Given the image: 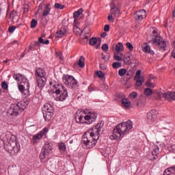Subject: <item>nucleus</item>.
Returning <instances> with one entry per match:
<instances>
[{"instance_id":"obj_26","label":"nucleus","mask_w":175,"mask_h":175,"mask_svg":"<svg viewBox=\"0 0 175 175\" xmlns=\"http://www.w3.org/2000/svg\"><path fill=\"white\" fill-rule=\"evenodd\" d=\"M116 50L117 53H121V51H124V45H122V43L118 42L116 46Z\"/></svg>"},{"instance_id":"obj_25","label":"nucleus","mask_w":175,"mask_h":175,"mask_svg":"<svg viewBox=\"0 0 175 175\" xmlns=\"http://www.w3.org/2000/svg\"><path fill=\"white\" fill-rule=\"evenodd\" d=\"M122 105L124 107H129L131 106V100H128V98H123L122 100Z\"/></svg>"},{"instance_id":"obj_56","label":"nucleus","mask_w":175,"mask_h":175,"mask_svg":"<svg viewBox=\"0 0 175 175\" xmlns=\"http://www.w3.org/2000/svg\"><path fill=\"white\" fill-rule=\"evenodd\" d=\"M175 100V93L171 92V97H170V100Z\"/></svg>"},{"instance_id":"obj_9","label":"nucleus","mask_w":175,"mask_h":175,"mask_svg":"<svg viewBox=\"0 0 175 175\" xmlns=\"http://www.w3.org/2000/svg\"><path fill=\"white\" fill-rule=\"evenodd\" d=\"M153 44H154L155 46H157L158 49L161 51H165L166 50V42L158 35L154 37Z\"/></svg>"},{"instance_id":"obj_58","label":"nucleus","mask_w":175,"mask_h":175,"mask_svg":"<svg viewBox=\"0 0 175 175\" xmlns=\"http://www.w3.org/2000/svg\"><path fill=\"white\" fill-rule=\"evenodd\" d=\"M57 83H53V82H49V85L51 88H53V91H54V85H55Z\"/></svg>"},{"instance_id":"obj_7","label":"nucleus","mask_w":175,"mask_h":175,"mask_svg":"<svg viewBox=\"0 0 175 175\" xmlns=\"http://www.w3.org/2000/svg\"><path fill=\"white\" fill-rule=\"evenodd\" d=\"M44 118L45 121L48 122L51 120L54 116V107L50 103H46L44 105V109L42 111Z\"/></svg>"},{"instance_id":"obj_22","label":"nucleus","mask_w":175,"mask_h":175,"mask_svg":"<svg viewBox=\"0 0 175 175\" xmlns=\"http://www.w3.org/2000/svg\"><path fill=\"white\" fill-rule=\"evenodd\" d=\"M72 77H73V76H70V75H64V77L62 78L63 82L64 83V84L66 85H68V84L70 83Z\"/></svg>"},{"instance_id":"obj_23","label":"nucleus","mask_w":175,"mask_h":175,"mask_svg":"<svg viewBox=\"0 0 175 175\" xmlns=\"http://www.w3.org/2000/svg\"><path fill=\"white\" fill-rule=\"evenodd\" d=\"M51 10V8L50 3L46 4L45 10L42 13L43 16L46 17V16H49V14H50Z\"/></svg>"},{"instance_id":"obj_27","label":"nucleus","mask_w":175,"mask_h":175,"mask_svg":"<svg viewBox=\"0 0 175 175\" xmlns=\"http://www.w3.org/2000/svg\"><path fill=\"white\" fill-rule=\"evenodd\" d=\"M49 155L50 153H47V152H45L42 149L41 153L40 154V159H46V158H47V157H49Z\"/></svg>"},{"instance_id":"obj_40","label":"nucleus","mask_w":175,"mask_h":175,"mask_svg":"<svg viewBox=\"0 0 175 175\" xmlns=\"http://www.w3.org/2000/svg\"><path fill=\"white\" fill-rule=\"evenodd\" d=\"M144 94L147 96H151V95H152V90H151L150 88H146L144 91Z\"/></svg>"},{"instance_id":"obj_6","label":"nucleus","mask_w":175,"mask_h":175,"mask_svg":"<svg viewBox=\"0 0 175 175\" xmlns=\"http://www.w3.org/2000/svg\"><path fill=\"white\" fill-rule=\"evenodd\" d=\"M46 70L42 68L36 69V79L38 88H43L46 85Z\"/></svg>"},{"instance_id":"obj_63","label":"nucleus","mask_w":175,"mask_h":175,"mask_svg":"<svg viewBox=\"0 0 175 175\" xmlns=\"http://www.w3.org/2000/svg\"><path fill=\"white\" fill-rule=\"evenodd\" d=\"M59 59H61L62 61H64V56H62V54H60V55H59Z\"/></svg>"},{"instance_id":"obj_8","label":"nucleus","mask_w":175,"mask_h":175,"mask_svg":"<svg viewBox=\"0 0 175 175\" xmlns=\"http://www.w3.org/2000/svg\"><path fill=\"white\" fill-rule=\"evenodd\" d=\"M102 126H103L102 122L98 123L94 127L92 128V129L89 130L85 133H89L90 136L97 139V140H99V136L100 135V131H102Z\"/></svg>"},{"instance_id":"obj_53","label":"nucleus","mask_w":175,"mask_h":175,"mask_svg":"<svg viewBox=\"0 0 175 175\" xmlns=\"http://www.w3.org/2000/svg\"><path fill=\"white\" fill-rule=\"evenodd\" d=\"M100 68L102 70H106V69H107V66H106V65H105L103 64H100Z\"/></svg>"},{"instance_id":"obj_18","label":"nucleus","mask_w":175,"mask_h":175,"mask_svg":"<svg viewBox=\"0 0 175 175\" xmlns=\"http://www.w3.org/2000/svg\"><path fill=\"white\" fill-rule=\"evenodd\" d=\"M110 12L111 14H112L115 17H120V9L118 8V7H117V5H113L111 8Z\"/></svg>"},{"instance_id":"obj_61","label":"nucleus","mask_w":175,"mask_h":175,"mask_svg":"<svg viewBox=\"0 0 175 175\" xmlns=\"http://www.w3.org/2000/svg\"><path fill=\"white\" fill-rule=\"evenodd\" d=\"M107 35V33L106 32H104V33H101L100 36L102 38H106Z\"/></svg>"},{"instance_id":"obj_10","label":"nucleus","mask_w":175,"mask_h":175,"mask_svg":"<svg viewBox=\"0 0 175 175\" xmlns=\"http://www.w3.org/2000/svg\"><path fill=\"white\" fill-rule=\"evenodd\" d=\"M49 132V129L47 127H44L43 130H42L37 135H33L32 142L34 144H38V142L43 138V136L46 135Z\"/></svg>"},{"instance_id":"obj_30","label":"nucleus","mask_w":175,"mask_h":175,"mask_svg":"<svg viewBox=\"0 0 175 175\" xmlns=\"http://www.w3.org/2000/svg\"><path fill=\"white\" fill-rule=\"evenodd\" d=\"M74 28H73V31L75 32V33H76L77 35V33H80V28L79 27H77V23L76 21V20L74 21Z\"/></svg>"},{"instance_id":"obj_64","label":"nucleus","mask_w":175,"mask_h":175,"mask_svg":"<svg viewBox=\"0 0 175 175\" xmlns=\"http://www.w3.org/2000/svg\"><path fill=\"white\" fill-rule=\"evenodd\" d=\"M126 75L129 77V79H131V77H132V75H131L129 72H126Z\"/></svg>"},{"instance_id":"obj_42","label":"nucleus","mask_w":175,"mask_h":175,"mask_svg":"<svg viewBox=\"0 0 175 175\" xmlns=\"http://www.w3.org/2000/svg\"><path fill=\"white\" fill-rule=\"evenodd\" d=\"M36 25H38V21L36 19H32L31 22V28H36Z\"/></svg>"},{"instance_id":"obj_54","label":"nucleus","mask_w":175,"mask_h":175,"mask_svg":"<svg viewBox=\"0 0 175 175\" xmlns=\"http://www.w3.org/2000/svg\"><path fill=\"white\" fill-rule=\"evenodd\" d=\"M104 31H105V32H109V31H110V25H106L104 27Z\"/></svg>"},{"instance_id":"obj_24","label":"nucleus","mask_w":175,"mask_h":175,"mask_svg":"<svg viewBox=\"0 0 175 175\" xmlns=\"http://www.w3.org/2000/svg\"><path fill=\"white\" fill-rule=\"evenodd\" d=\"M83 8H81L79 10L74 12L73 16L75 21L76 20H77V18H79V17H80L81 14H83Z\"/></svg>"},{"instance_id":"obj_33","label":"nucleus","mask_w":175,"mask_h":175,"mask_svg":"<svg viewBox=\"0 0 175 175\" xmlns=\"http://www.w3.org/2000/svg\"><path fill=\"white\" fill-rule=\"evenodd\" d=\"M75 120H76V122H78V123H79V124H87L86 122H85V121H83V116H77L76 117H75Z\"/></svg>"},{"instance_id":"obj_20","label":"nucleus","mask_w":175,"mask_h":175,"mask_svg":"<svg viewBox=\"0 0 175 175\" xmlns=\"http://www.w3.org/2000/svg\"><path fill=\"white\" fill-rule=\"evenodd\" d=\"M78 84L79 82H77V80H76V79H75V77H72V78H71V81H70V83L68 85V87L72 89L77 88L79 87Z\"/></svg>"},{"instance_id":"obj_3","label":"nucleus","mask_w":175,"mask_h":175,"mask_svg":"<svg viewBox=\"0 0 175 175\" xmlns=\"http://www.w3.org/2000/svg\"><path fill=\"white\" fill-rule=\"evenodd\" d=\"M53 94H56L57 96V100L60 102H64L66 98H68V90L62 85V84L56 83L53 85Z\"/></svg>"},{"instance_id":"obj_51","label":"nucleus","mask_w":175,"mask_h":175,"mask_svg":"<svg viewBox=\"0 0 175 175\" xmlns=\"http://www.w3.org/2000/svg\"><path fill=\"white\" fill-rule=\"evenodd\" d=\"M15 30H16V27H14V26H10L8 28V32H10V33L14 32Z\"/></svg>"},{"instance_id":"obj_1","label":"nucleus","mask_w":175,"mask_h":175,"mask_svg":"<svg viewBox=\"0 0 175 175\" xmlns=\"http://www.w3.org/2000/svg\"><path fill=\"white\" fill-rule=\"evenodd\" d=\"M133 128L132 121L127 120L116 125L113 131V135L109 136L110 140H118L121 137H124L125 135H128Z\"/></svg>"},{"instance_id":"obj_45","label":"nucleus","mask_w":175,"mask_h":175,"mask_svg":"<svg viewBox=\"0 0 175 175\" xmlns=\"http://www.w3.org/2000/svg\"><path fill=\"white\" fill-rule=\"evenodd\" d=\"M55 9L62 10L65 8V5H64L61 3H55Z\"/></svg>"},{"instance_id":"obj_13","label":"nucleus","mask_w":175,"mask_h":175,"mask_svg":"<svg viewBox=\"0 0 175 175\" xmlns=\"http://www.w3.org/2000/svg\"><path fill=\"white\" fill-rule=\"evenodd\" d=\"M26 88H29V81L27 78H22L21 84L18 85V90L22 94Z\"/></svg>"},{"instance_id":"obj_36","label":"nucleus","mask_w":175,"mask_h":175,"mask_svg":"<svg viewBox=\"0 0 175 175\" xmlns=\"http://www.w3.org/2000/svg\"><path fill=\"white\" fill-rule=\"evenodd\" d=\"M163 98H165V99L166 100H170V97H171V92H165L163 94Z\"/></svg>"},{"instance_id":"obj_39","label":"nucleus","mask_w":175,"mask_h":175,"mask_svg":"<svg viewBox=\"0 0 175 175\" xmlns=\"http://www.w3.org/2000/svg\"><path fill=\"white\" fill-rule=\"evenodd\" d=\"M22 94L23 95V96H25V98H27V96H29V88H26V89L23 90Z\"/></svg>"},{"instance_id":"obj_5","label":"nucleus","mask_w":175,"mask_h":175,"mask_svg":"<svg viewBox=\"0 0 175 175\" xmlns=\"http://www.w3.org/2000/svg\"><path fill=\"white\" fill-rule=\"evenodd\" d=\"M81 143L85 148H94V146H96V144L98 143V139L90 135V133H85L82 136Z\"/></svg>"},{"instance_id":"obj_43","label":"nucleus","mask_w":175,"mask_h":175,"mask_svg":"<svg viewBox=\"0 0 175 175\" xmlns=\"http://www.w3.org/2000/svg\"><path fill=\"white\" fill-rule=\"evenodd\" d=\"M59 150H60V151H65L66 150V146L64 143H61L59 144Z\"/></svg>"},{"instance_id":"obj_38","label":"nucleus","mask_w":175,"mask_h":175,"mask_svg":"<svg viewBox=\"0 0 175 175\" xmlns=\"http://www.w3.org/2000/svg\"><path fill=\"white\" fill-rule=\"evenodd\" d=\"M98 42V40L96 39V38H92L90 41L89 43L90 44V46H95V44H96Z\"/></svg>"},{"instance_id":"obj_11","label":"nucleus","mask_w":175,"mask_h":175,"mask_svg":"<svg viewBox=\"0 0 175 175\" xmlns=\"http://www.w3.org/2000/svg\"><path fill=\"white\" fill-rule=\"evenodd\" d=\"M147 17V12L144 10H140L137 11L134 14V18L135 21L138 23L142 21L143 18H146Z\"/></svg>"},{"instance_id":"obj_57","label":"nucleus","mask_w":175,"mask_h":175,"mask_svg":"<svg viewBox=\"0 0 175 175\" xmlns=\"http://www.w3.org/2000/svg\"><path fill=\"white\" fill-rule=\"evenodd\" d=\"M34 45L35 47H40V43L39 42V41H35L34 44H33Z\"/></svg>"},{"instance_id":"obj_31","label":"nucleus","mask_w":175,"mask_h":175,"mask_svg":"<svg viewBox=\"0 0 175 175\" xmlns=\"http://www.w3.org/2000/svg\"><path fill=\"white\" fill-rule=\"evenodd\" d=\"M84 57L83 56H81L79 57V62H78V65L80 66V68H84L85 66V64L84 63Z\"/></svg>"},{"instance_id":"obj_44","label":"nucleus","mask_w":175,"mask_h":175,"mask_svg":"<svg viewBox=\"0 0 175 175\" xmlns=\"http://www.w3.org/2000/svg\"><path fill=\"white\" fill-rule=\"evenodd\" d=\"M130 99H136L137 98V92H133L129 94Z\"/></svg>"},{"instance_id":"obj_35","label":"nucleus","mask_w":175,"mask_h":175,"mask_svg":"<svg viewBox=\"0 0 175 175\" xmlns=\"http://www.w3.org/2000/svg\"><path fill=\"white\" fill-rule=\"evenodd\" d=\"M126 69L125 68H121L118 70V75L120 76V77H123V76H125L126 75Z\"/></svg>"},{"instance_id":"obj_29","label":"nucleus","mask_w":175,"mask_h":175,"mask_svg":"<svg viewBox=\"0 0 175 175\" xmlns=\"http://www.w3.org/2000/svg\"><path fill=\"white\" fill-rule=\"evenodd\" d=\"M146 87H150L151 88H154L157 84L152 83V79H148L146 82Z\"/></svg>"},{"instance_id":"obj_41","label":"nucleus","mask_w":175,"mask_h":175,"mask_svg":"<svg viewBox=\"0 0 175 175\" xmlns=\"http://www.w3.org/2000/svg\"><path fill=\"white\" fill-rule=\"evenodd\" d=\"M1 88H3L4 90V91H6V90H8L9 88V85H8L6 81L1 82Z\"/></svg>"},{"instance_id":"obj_28","label":"nucleus","mask_w":175,"mask_h":175,"mask_svg":"<svg viewBox=\"0 0 175 175\" xmlns=\"http://www.w3.org/2000/svg\"><path fill=\"white\" fill-rule=\"evenodd\" d=\"M144 83V77H139L136 81L135 85L137 87H140Z\"/></svg>"},{"instance_id":"obj_34","label":"nucleus","mask_w":175,"mask_h":175,"mask_svg":"<svg viewBox=\"0 0 175 175\" xmlns=\"http://www.w3.org/2000/svg\"><path fill=\"white\" fill-rule=\"evenodd\" d=\"M123 61L124 64H129L131 61V55H129V53L124 55Z\"/></svg>"},{"instance_id":"obj_60","label":"nucleus","mask_w":175,"mask_h":175,"mask_svg":"<svg viewBox=\"0 0 175 175\" xmlns=\"http://www.w3.org/2000/svg\"><path fill=\"white\" fill-rule=\"evenodd\" d=\"M140 75H142V70H138L136 72V76H140Z\"/></svg>"},{"instance_id":"obj_17","label":"nucleus","mask_w":175,"mask_h":175,"mask_svg":"<svg viewBox=\"0 0 175 175\" xmlns=\"http://www.w3.org/2000/svg\"><path fill=\"white\" fill-rule=\"evenodd\" d=\"M142 50L144 53H147L148 54H151V55H154V51L151 50L150 46H148V43H144L142 44Z\"/></svg>"},{"instance_id":"obj_15","label":"nucleus","mask_w":175,"mask_h":175,"mask_svg":"<svg viewBox=\"0 0 175 175\" xmlns=\"http://www.w3.org/2000/svg\"><path fill=\"white\" fill-rule=\"evenodd\" d=\"M151 153L153 157L152 161H157L158 155H159V146L158 145H154L152 148Z\"/></svg>"},{"instance_id":"obj_32","label":"nucleus","mask_w":175,"mask_h":175,"mask_svg":"<svg viewBox=\"0 0 175 175\" xmlns=\"http://www.w3.org/2000/svg\"><path fill=\"white\" fill-rule=\"evenodd\" d=\"M13 79H14L16 81H20V79L23 80V79H25V77H23V75L18 73V74H14L13 75Z\"/></svg>"},{"instance_id":"obj_52","label":"nucleus","mask_w":175,"mask_h":175,"mask_svg":"<svg viewBox=\"0 0 175 175\" xmlns=\"http://www.w3.org/2000/svg\"><path fill=\"white\" fill-rule=\"evenodd\" d=\"M108 21H111V23H114V18H113V14H109L107 17Z\"/></svg>"},{"instance_id":"obj_37","label":"nucleus","mask_w":175,"mask_h":175,"mask_svg":"<svg viewBox=\"0 0 175 175\" xmlns=\"http://www.w3.org/2000/svg\"><path fill=\"white\" fill-rule=\"evenodd\" d=\"M38 42L41 43L42 44H49L50 43V40H46L44 41V40H43V38L40 37L38 39Z\"/></svg>"},{"instance_id":"obj_59","label":"nucleus","mask_w":175,"mask_h":175,"mask_svg":"<svg viewBox=\"0 0 175 175\" xmlns=\"http://www.w3.org/2000/svg\"><path fill=\"white\" fill-rule=\"evenodd\" d=\"M94 90V88L92 87V85H90L88 87V91L89 92H92V91Z\"/></svg>"},{"instance_id":"obj_16","label":"nucleus","mask_w":175,"mask_h":175,"mask_svg":"<svg viewBox=\"0 0 175 175\" xmlns=\"http://www.w3.org/2000/svg\"><path fill=\"white\" fill-rule=\"evenodd\" d=\"M42 151H45V152L51 154L53 151V146L50 144V142H46L44 146L42 148Z\"/></svg>"},{"instance_id":"obj_46","label":"nucleus","mask_w":175,"mask_h":175,"mask_svg":"<svg viewBox=\"0 0 175 175\" xmlns=\"http://www.w3.org/2000/svg\"><path fill=\"white\" fill-rule=\"evenodd\" d=\"M102 51H105V53L109 51V45L107 44H104L101 46Z\"/></svg>"},{"instance_id":"obj_62","label":"nucleus","mask_w":175,"mask_h":175,"mask_svg":"<svg viewBox=\"0 0 175 175\" xmlns=\"http://www.w3.org/2000/svg\"><path fill=\"white\" fill-rule=\"evenodd\" d=\"M25 51H24L21 55V58H24L25 57Z\"/></svg>"},{"instance_id":"obj_47","label":"nucleus","mask_w":175,"mask_h":175,"mask_svg":"<svg viewBox=\"0 0 175 175\" xmlns=\"http://www.w3.org/2000/svg\"><path fill=\"white\" fill-rule=\"evenodd\" d=\"M126 46L129 49V51H133V45L131 42H126Z\"/></svg>"},{"instance_id":"obj_4","label":"nucleus","mask_w":175,"mask_h":175,"mask_svg":"<svg viewBox=\"0 0 175 175\" xmlns=\"http://www.w3.org/2000/svg\"><path fill=\"white\" fill-rule=\"evenodd\" d=\"M7 151H14L15 154H18L20 151V144L17 141V137L14 135H11L8 144L4 146Z\"/></svg>"},{"instance_id":"obj_48","label":"nucleus","mask_w":175,"mask_h":175,"mask_svg":"<svg viewBox=\"0 0 175 175\" xmlns=\"http://www.w3.org/2000/svg\"><path fill=\"white\" fill-rule=\"evenodd\" d=\"M112 66L114 69H118V68H121V63L114 62L113 63Z\"/></svg>"},{"instance_id":"obj_12","label":"nucleus","mask_w":175,"mask_h":175,"mask_svg":"<svg viewBox=\"0 0 175 175\" xmlns=\"http://www.w3.org/2000/svg\"><path fill=\"white\" fill-rule=\"evenodd\" d=\"M157 118V110L152 109L147 113V121L149 124H152Z\"/></svg>"},{"instance_id":"obj_14","label":"nucleus","mask_w":175,"mask_h":175,"mask_svg":"<svg viewBox=\"0 0 175 175\" xmlns=\"http://www.w3.org/2000/svg\"><path fill=\"white\" fill-rule=\"evenodd\" d=\"M97 114L95 113H92L91 115H86L85 116V122L86 124H92L93 122H94V121H96V118H97Z\"/></svg>"},{"instance_id":"obj_19","label":"nucleus","mask_w":175,"mask_h":175,"mask_svg":"<svg viewBox=\"0 0 175 175\" xmlns=\"http://www.w3.org/2000/svg\"><path fill=\"white\" fill-rule=\"evenodd\" d=\"M66 35V29L62 27L55 35V38H64Z\"/></svg>"},{"instance_id":"obj_2","label":"nucleus","mask_w":175,"mask_h":175,"mask_svg":"<svg viewBox=\"0 0 175 175\" xmlns=\"http://www.w3.org/2000/svg\"><path fill=\"white\" fill-rule=\"evenodd\" d=\"M27 106H28V104H27V102H25L24 100L12 104L10 107V109L8 111V114H10V116L12 118L17 117V116L21 114V113H23V111L27 109Z\"/></svg>"},{"instance_id":"obj_21","label":"nucleus","mask_w":175,"mask_h":175,"mask_svg":"<svg viewBox=\"0 0 175 175\" xmlns=\"http://www.w3.org/2000/svg\"><path fill=\"white\" fill-rule=\"evenodd\" d=\"M163 175H175V167L166 169Z\"/></svg>"},{"instance_id":"obj_49","label":"nucleus","mask_w":175,"mask_h":175,"mask_svg":"<svg viewBox=\"0 0 175 175\" xmlns=\"http://www.w3.org/2000/svg\"><path fill=\"white\" fill-rule=\"evenodd\" d=\"M96 75H98L99 79H103L105 77V73L102 71H97Z\"/></svg>"},{"instance_id":"obj_50","label":"nucleus","mask_w":175,"mask_h":175,"mask_svg":"<svg viewBox=\"0 0 175 175\" xmlns=\"http://www.w3.org/2000/svg\"><path fill=\"white\" fill-rule=\"evenodd\" d=\"M113 58L116 61H122V56H120L118 55H114Z\"/></svg>"},{"instance_id":"obj_55","label":"nucleus","mask_w":175,"mask_h":175,"mask_svg":"<svg viewBox=\"0 0 175 175\" xmlns=\"http://www.w3.org/2000/svg\"><path fill=\"white\" fill-rule=\"evenodd\" d=\"M29 50L33 51L35 50V45L33 44H31L29 46Z\"/></svg>"}]
</instances>
